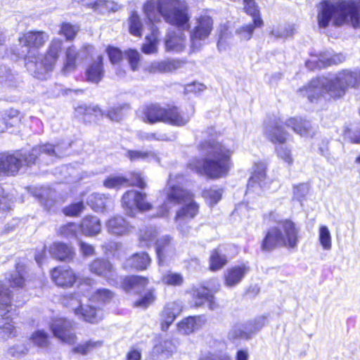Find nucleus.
Here are the masks:
<instances>
[{
    "mask_svg": "<svg viewBox=\"0 0 360 360\" xmlns=\"http://www.w3.org/2000/svg\"><path fill=\"white\" fill-rule=\"evenodd\" d=\"M143 12L150 25L151 39L158 41L159 30L154 25L161 21V16L165 21L175 25L181 30L187 29L190 16L186 3L182 0H148L143 6Z\"/></svg>",
    "mask_w": 360,
    "mask_h": 360,
    "instance_id": "obj_3",
    "label": "nucleus"
},
{
    "mask_svg": "<svg viewBox=\"0 0 360 360\" xmlns=\"http://www.w3.org/2000/svg\"><path fill=\"white\" fill-rule=\"evenodd\" d=\"M181 311V306L179 303L176 302L168 303L165 307L161 314L162 330L166 331Z\"/></svg>",
    "mask_w": 360,
    "mask_h": 360,
    "instance_id": "obj_27",
    "label": "nucleus"
},
{
    "mask_svg": "<svg viewBox=\"0 0 360 360\" xmlns=\"http://www.w3.org/2000/svg\"><path fill=\"white\" fill-rule=\"evenodd\" d=\"M345 60L342 53L333 54L330 51L321 53L319 58H313L306 62V66L310 69H321L332 65H338Z\"/></svg>",
    "mask_w": 360,
    "mask_h": 360,
    "instance_id": "obj_14",
    "label": "nucleus"
},
{
    "mask_svg": "<svg viewBox=\"0 0 360 360\" xmlns=\"http://www.w3.org/2000/svg\"><path fill=\"white\" fill-rule=\"evenodd\" d=\"M107 231L115 236H124L129 235L134 227L130 222L121 215H115L110 217L106 222Z\"/></svg>",
    "mask_w": 360,
    "mask_h": 360,
    "instance_id": "obj_15",
    "label": "nucleus"
},
{
    "mask_svg": "<svg viewBox=\"0 0 360 360\" xmlns=\"http://www.w3.org/2000/svg\"><path fill=\"white\" fill-rule=\"evenodd\" d=\"M167 108H161L158 105L148 106L144 111V119L150 124L158 122H165Z\"/></svg>",
    "mask_w": 360,
    "mask_h": 360,
    "instance_id": "obj_35",
    "label": "nucleus"
},
{
    "mask_svg": "<svg viewBox=\"0 0 360 360\" xmlns=\"http://www.w3.org/2000/svg\"><path fill=\"white\" fill-rule=\"evenodd\" d=\"M69 304L74 309L76 315L82 317L85 321L95 323L101 319L99 314L100 310H97L91 306L82 305V301L77 298H72Z\"/></svg>",
    "mask_w": 360,
    "mask_h": 360,
    "instance_id": "obj_16",
    "label": "nucleus"
},
{
    "mask_svg": "<svg viewBox=\"0 0 360 360\" xmlns=\"http://www.w3.org/2000/svg\"><path fill=\"white\" fill-rule=\"evenodd\" d=\"M50 328L53 335L62 342L73 345L77 341L75 333L72 330V323L66 319L58 318L53 320Z\"/></svg>",
    "mask_w": 360,
    "mask_h": 360,
    "instance_id": "obj_11",
    "label": "nucleus"
},
{
    "mask_svg": "<svg viewBox=\"0 0 360 360\" xmlns=\"http://www.w3.org/2000/svg\"><path fill=\"white\" fill-rule=\"evenodd\" d=\"M203 322L202 318L198 316H190L178 324L179 330L184 334H190L201 326Z\"/></svg>",
    "mask_w": 360,
    "mask_h": 360,
    "instance_id": "obj_38",
    "label": "nucleus"
},
{
    "mask_svg": "<svg viewBox=\"0 0 360 360\" xmlns=\"http://www.w3.org/2000/svg\"><path fill=\"white\" fill-rule=\"evenodd\" d=\"M227 263V258L225 255L221 254L219 249L212 251L210 257V269L213 271H218L223 268Z\"/></svg>",
    "mask_w": 360,
    "mask_h": 360,
    "instance_id": "obj_42",
    "label": "nucleus"
},
{
    "mask_svg": "<svg viewBox=\"0 0 360 360\" xmlns=\"http://www.w3.org/2000/svg\"><path fill=\"white\" fill-rule=\"evenodd\" d=\"M285 125L302 136L312 137L316 133L311 123L302 118L291 117L285 122Z\"/></svg>",
    "mask_w": 360,
    "mask_h": 360,
    "instance_id": "obj_25",
    "label": "nucleus"
},
{
    "mask_svg": "<svg viewBox=\"0 0 360 360\" xmlns=\"http://www.w3.org/2000/svg\"><path fill=\"white\" fill-rule=\"evenodd\" d=\"M319 242L323 248L326 250L331 249V236L328 228L321 226L319 229Z\"/></svg>",
    "mask_w": 360,
    "mask_h": 360,
    "instance_id": "obj_48",
    "label": "nucleus"
},
{
    "mask_svg": "<svg viewBox=\"0 0 360 360\" xmlns=\"http://www.w3.org/2000/svg\"><path fill=\"white\" fill-rule=\"evenodd\" d=\"M198 212V205L193 201L177 211L175 217V223L177 229L183 236H186L189 234L191 227L188 226V223L196 216Z\"/></svg>",
    "mask_w": 360,
    "mask_h": 360,
    "instance_id": "obj_12",
    "label": "nucleus"
},
{
    "mask_svg": "<svg viewBox=\"0 0 360 360\" xmlns=\"http://www.w3.org/2000/svg\"><path fill=\"white\" fill-rule=\"evenodd\" d=\"M112 297V292L107 289H99L93 295V299L101 302H109Z\"/></svg>",
    "mask_w": 360,
    "mask_h": 360,
    "instance_id": "obj_61",
    "label": "nucleus"
},
{
    "mask_svg": "<svg viewBox=\"0 0 360 360\" xmlns=\"http://www.w3.org/2000/svg\"><path fill=\"white\" fill-rule=\"evenodd\" d=\"M107 53L112 64H117L122 59L123 54L117 48L109 46L107 49Z\"/></svg>",
    "mask_w": 360,
    "mask_h": 360,
    "instance_id": "obj_62",
    "label": "nucleus"
},
{
    "mask_svg": "<svg viewBox=\"0 0 360 360\" xmlns=\"http://www.w3.org/2000/svg\"><path fill=\"white\" fill-rule=\"evenodd\" d=\"M51 278L57 285L61 287H71L76 281L72 270L60 267L53 269Z\"/></svg>",
    "mask_w": 360,
    "mask_h": 360,
    "instance_id": "obj_24",
    "label": "nucleus"
},
{
    "mask_svg": "<svg viewBox=\"0 0 360 360\" xmlns=\"http://www.w3.org/2000/svg\"><path fill=\"white\" fill-rule=\"evenodd\" d=\"M84 209V205L82 202L72 203L63 208V213L70 217L78 216Z\"/></svg>",
    "mask_w": 360,
    "mask_h": 360,
    "instance_id": "obj_54",
    "label": "nucleus"
},
{
    "mask_svg": "<svg viewBox=\"0 0 360 360\" xmlns=\"http://www.w3.org/2000/svg\"><path fill=\"white\" fill-rule=\"evenodd\" d=\"M142 27L143 24L139 15L136 12H133L129 18V29L130 34L136 37H141Z\"/></svg>",
    "mask_w": 360,
    "mask_h": 360,
    "instance_id": "obj_45",
    "label": "nucleus"
},
{
    "mask_svg": "<svg viewBox=\"0 0 360 360\" xmlns=\"http://www.w3.org/2000/svg\"><path fill=\"white\" fill-rule=\"evenodd\" d=\"M114 200L110 195L94 193L88 196L87 204L96 212H105L112 208Z\"/></svg>",
    "mask_w": 360,
    "mask_h": 360,
    "instance_id": "obj_21",
    "label": "nucleus"
},
{
    "mask_svg": "<svg viewBox=\"0 0 360 360\" xmlns=\"http://www.w3.org/2000/svg\"><path fill=\"white\" fill-rule=\"evenodd\" d=\"M359 85L360 70H345L335 77L313 79L306 87L300 89V92L312 103L323 94H328L331 98H340L345 94L348 87H358Z\"/></svg>",
    "mask_w": 360,
    "mask_h": 360,
    "instance_id": "obj_4",
    "label": "nucleus"
},
{
    "mask_svg": "<svg viewBox=\"0 0 360 360\" xmlns=\"http://www.w3.org/2000/svg\"><path fill=\"white\" fill-rule=\"evenodd\" d=\"M293 25H288L283 27H278L271 31V34L277 39H283L291 37L294 33Z\"/></svg>",
    "mask_w": 360,
    "mask_h": 360,
    "instance_id": "obj_53",
    "label": "nucleus"
},
{
    "mask_svg": "<svg viewBox=\"0 0 360 360\" xmlns=\"http://www.w3.org/2000/svg\"><path fill=\"white\" fill-rule=\"evenodd\" d=\"M77 31L78 28L77 27L70 23H63L59 32L63 34L66 37V39L71 40L75 38Z\"/></svg>",
    "mask_w": 360,
    "mask_h": 360,
    "instance_id": "obj_59",
    "label": "nucleus"
},
{
    "mask_svg": "<svg viewBox=\"0 0 360 360\" xmlns=\"http://www.w3.org/2000/svg\"><path fill=\"white\" fill-rule=\"evenodd\" d=\"M264 133L274 143H283L288 138V133L283 129L281 122L277 120L266 122Z\"/></svg>",
    "mask_w": 360,
    "mask_h": 360,
    "instance_id": "obj_19",
    "label": "nucleus"
},
{
    "mask_svg": "<svg viewBox=\"0 0 360 360\" xmlns=\"http://www.w3.org/2000/svg\"><path fill=\"white\" fill-rule=\"evenodd\" d=\"M79 230H80L79 225L75 223H68L59 228L58 233L65 238H77Z\"/></svg>",
    "mask_w": 360,
    "mask_h": 360,
    "instance_id": "obj_46",
    "label": "nucleus"
},
{
    "mask_svg": "<svg viewBox=\"0 0 360 360\" xmlns=\"http://www.w3.org/2000/svg\"><path fill=\"white\" fill-rule=\"evenodd\" d=\"M79 228L82 233L85 236H95L101 232V221L97 217L86 216L82 219Z\"/></svg>",
    "mask_w": 360,
    "mask_h": 360,
    "instance_id": "obj_33",
    "label": "nucleus"
},
{
    "mask_svg": "<svg viewBox=\"0 0 360 360\" xmlns=\"http://www.w3.org/2000/svg\"><path fill=\"white\" fill-rule=\"evenodd\" d=\"M91 273L110 279L114 275V270L112 264L103 259H94L89 266Z\"/></svg>",
    "mask_w": 360,
    "mask_h": 360,
    "instance_id": "obj_31",
    "label": "nucleus"
},
{
    "mask_svg": "<svg viewBox=\"0 0 360 360\" xmlns=\"http://www.w3.org/2000/svg\"><path fill=\"white\" fill-rule=\"evenodd\" d=\"M319 8L317 19L321 27H328L331 19L336 26L347 23L356 28L360 25V0H323Z\"/></svg>",
    "mask_w": 360,
    "mask_h": 360,
    "instance_id": "obj_5",
    "label": "nucleus"
},
{
    "mask_svg": "<svg viewBox=\"0 0 360 360\" xmlns=\"http://www.w3.org/2000/svg\"><path fill=\"white\" fill-rule=\"evenodd\" d=\"M243 324H238L234 326L229 333V337L231 339L236 338H244L247 339V335H245Z\"/></svg>",
    "mask_w": 360,
    "mask_h": 360,
    "instance_id": "obj_64",
    "label": "nucleus"
},
{
    "mask_svg": "<svg viewBox=\"0 0 360 360\" xmlns=\"http://www.w3.org/2000/svg\"><path fill=\"white\" fill-rule=\"evenodd\" d=\"M266 167L264 164H257L255 165V169L253 174L250 178L248 188L250 190L254 188L255 184H258L261 188L266 187Z\"/></svg>",
    "mask_w": 360,
    "mask_h": 360,
    "instance_id": "obj_37",
    "label": "nucleus"
},
{
    "mask_svg": "<svg viewBox=\"0 0 360 360\" xmlns=\"http://www.w3.org/2000/svg\"><path fill=\"white\" fill-rule=\"evenodd\" d=\"M245 12L252 17V21L256 27H262L263 20L260 17L259 11L254 0H243Z\"/></svg>",
    "mask_w": 360,
    "mask_h": 360,
    "instance_id": "obj_43",
    "label": "nucleus"
},
{
    "mask_svg": "<svg viewBox=\"0 0 360 360\" xmlns=\"http://www.w3.org/2000/svg\"><path fill=\"white\" fill-rule=\"evenodd\" d=\"M94 110L96 112L97 110L101 112L102 115H105L107 117H108L112 121H120L122 117V108L121 107H116V108H112L109 109L106 113L102 112L101 110L96 107Z\"/></svg>",
    "mask_w": 360,
    "mask_h": 360,
    "instance_id": "obj_55",
    "label": "nucleus"
},
{
    "mask_svg": "<svg viewBox=\"0 0 360 360\" xmlns=\"http://www.w3.org/2000/svg\"><path fill=\"white\" fill-rule=\"evenodd\" d=\"M202 158L195 159L189 164L191 169L211 179L225 176L231 166L233 149L224 142L214 139L206 140L199 145Z\"/></svg>",
    "mask_w": 360,
    "mask_h": 360,
    "instance_id": "obj_1",
    "label": "nucleus"
},
{
    "mask_svg": "<svg viewBox=\"0 0 360 360\" xmlns=\"http://www.w3.org/2000/svg\"><path fill=\"white\" fill-rule=\"evenodd\" d=\"M183 65L184 62L179 60L167 59L153 63L150 68L153 72H169L181 68Z\"/></svg>",
    "mask_w": 360,
    "mask_h": 360,
    "instance_id": "obj_36",
    "label": "nucleus"
},
{
    "mask_svg": "<svg viewBox=\"0 0 360 360\" xmlns=\"http://www.w3.org/2000/svg\"><path fill=\"white\" fill-rule=\"evenodd\" d=\"M151 259L145 252L134 254L128 258L124 263L125 269H132L136 270H145L150 264Z\"/></svg>",
    "mask_w": 360,
    "mask_h": 360,
    "instance_id": "obj_30",
    "label": "nucleus"
},
{
    "mask_svg": "<svg viewBox=\"0 0 360 360\" xmlns=\"http://www.w3.org/2000/svg\"><path fill=\"white\" fill-rule=\"evenodd\" d=\"M257 27L253 24H249L242 26L236 30V33L242 39L248 40L252 37L255 28Z\"/></svg>",
    "mask_w": 360,
    "mask_h": 360,
    "instance_id": "obj_60",
    "label": "nucleus"
},
{
    "mask_svg": "<svg viewBox=\"0 0 360 360\" xmlns=\"http://www.w3.org/2000/svg\"><path fill=\"white\" fill-rule=\"evenodd\" d=\"M127 157L131 161L147 160L150 158H155V155L151 151L131 150L127 152Z\"/></svg>",
    "mask_w": 360,
    "mask_h": 360,
    "instance_id": "obj_47",
    "label": "nucleus"
},
{
    "mask_svg": "<svg viewBox=\"0 0 360 360\" xmlns=\"http://www.w3.org/2000/svg\"><path fill=\"white\" fill-rule=\"evenodd\" d=\"M124 56L133 71L138 70L140 61V53L135 49H129L125 51Z\"/></svg>",
    "mask_w": 360,
    "mask_h": 360,
    "instance_id": "obj_50",
    "label": "nucleus"
},
{
    "mask_svg": "<svg viewBox=\"0 0 360 360\" xmlns=\"http://www.w3.org/2000/svg\"><path fill=\"white\" fill-rule=\"evenodd\" d=\"M103 345V342L102 340H90L75 347L72 349V352L75 354L86 355L89 353L101 348Z\"/></svg>",
    "mask_w": 360,
    "mask_h": 360,
    "instance_id": "obj_39",
    "label": "nucleus"
},
{
    "mask_svg": "<svg viewBox=\"0 0 360 360\" xmlns=\"http://www.w3.org/2000/svg\"><path fill=\"white\" fill-rule=\"evenodd\" d=\"M166 194L167 201L175 205L186 202L191 198V195L188 191L174 183L172 175H170L168 180V188L166 190Z\"/></svg>",
    "mask_w": 360,
    "mask_h": 360,
    "instance_id": "obj_18",
    "label": "nucleus"
},
{
    "mask_svg": "<svg viewBox=\"0 0 360 360\" xmlns=\"http://www.w3.org/2000/svg\"><path fill=\"white\" fill-rule=\"evenodd\" d=\"M211 291L206 287L196 288L193 291V302L195 307L202 306L207 300H210Z\"/></svg>",
    "mask_w": 360,
    "mask_h": 360,
    "instance_id": "obj_44",
    "label": "nucleus"
},
{
    "mask_svg": "<svg viewBox=\"0 0 360 360\" xmlns=\"http://www.w3.org/2000/svg\"><path fill=\"white\" fill-rule=\"evenodd\" d=\"M92 49V46H89L77 52L74 46L68 48L65 52V62L63 68V71L65 73L73 71L76 68V59H84L86 58V53H89Z\"/></svg>",
    "mask_w": 360,
    "mask_h": 360,
    "instance_id": "obj_20",
    "label": "nucleus"
},
{
    "mask_svg": "<svg viewBox=\"0 0 360 360\" xmlns=\"http://www.w3.org/2000/svg\"><path fill=\"white\" fill-rule=\"evenodd\" d=\"M213 29V20L208 15H202L196 21V25L191 32V48L193 51L202 46V41L205 40Z\"/></svg>",
    "mask_w": 360,
    "mask_h": 360,
    "instance_id": "obj_9",
    "label": "nucleus"
},
{
    "mask_svg": "<svg viewBox=\"0 0 360 360\" xmlns=\"http://www.w3.org/2000/svg\"><path fill=\"white\" fill-rule=\"evenodd\" d=\"M11 303V291L4 284L0 283V316L8 319L15 314Z\"/></svg>",
    "mask_w": 360,
    "mask_h": 360,
    "instance_id": "obj_26",
    "label": "nucleus"
},
{
    "mask_svg": "<svg viewBox=\"0 0 360 360\" xmlns=\"http://www.w3.org/2000/svg\"><path fill=\"white\" fill-rule=\"evenodd\" d=\"M186 44V36L182 30L169 31L165 41L166 48L168 51L181 52L184 50Z\"/></svg>",
    "mask_w": 360,
    "mask_h": 360,
    "instance_id": "obj_28",
    "label": "nucleus"
},
{
    "mask_svg": "<svg viewBox=\"0 0 360 360\" xmlns=\"http://www.w3.org/2000/svg\"><path fill=\"white\" fill-rule=\"evenodd\" d=\"M249 271L250 267L245 264L227 269L224 274L225 285L230 288L236 286L241 282Z\"/></svg>",
    "mask_w": 360,
    "mask_h": 360,
    "instance_id": "obj_23",
    "label": "nucleus"
},
{
    "mask_svg": "<svg viewBox=\"0 0 360 360\" xmlns=\"http://www.w3.org/2000/svg\"><path fill=\"white\" fill-rule=\"evenodd\" d=\"M300 229L290 219L279 221L276 226L268 229L262 242L264 251H271L278 247L295 249L299 243Z\"/></svg>",
    "mask_w": 360,
    "mask_h": 360,
    "instance_id": "obj_6",
    "label": "nucleus"
},
{
    "mask_svg": "<svg viewBox=\"0 0 360 360\" xmlns=\"http://www.w3.org/2000/svg\"><path fill=\"white\" fill-rule=\"evenodd\" d=\"M122 207L129 215H134L136 210H148L151 205L146 200V194L131 190L126 192L122 199Z\"/></svg>",
    "mask_w": 360,
    "mask_h": 360,
    "instance_id": "obj_10",
    "label": "nucleus"
},
{
    "mask_svg": "<svg viewBox=\"0 0 360 360\" xmlns=\"http://www.w3.org/2000/svg\"><path fill=\"white\" fill-rule=\"evenodd\" d=\"M146 43L143 44L141 50L146 54H150L156 53L158 51L157 44L158 41L151 39L150 37L146 36Z\"/></svg>",
    "mask_w": 360,
    "mask_h": 360,
    "instance_id": "obj_63",
    "label": "nucleus"
},
{
    "mask_svg": "<svg viewBox=\"0 0 360 360\" xmlns=\"http://www.w3.org/2000/svg\"><path fill=\"white\" fill-rule=\"evenodd\" d=\"M162 284L169 286L179 287L184 283V277L181 273L167 271L161 276Z\"/></svg>",
    "mask_w": 360,
    "mask_h": 360,
    "instance_id": "obj_40",
    "label": "nucleus"
},
{
    "mask_svg": "<svg viewBox=\"0 0 360 360\" xmlns=\"http://www.w3.org/2000/svg\"><path fill=\"white\" fill-rule=\"evenodd\" d=\"M148 284V279L146 277L139 276H131L126 277L123 282V288L127 292L131 294H139L140 298L134 302L135 307L146 309L155 300V290L148 289L144 290Z\"/></svg>",
    "mask_w": 360,
    "mask_h": 360,
    "instance_id": "obj_7",
    "label": "nucleus"
},
{
    "mask_svg": "<svg viewBox=\"0 0 360 360\" xmlns=\"http://www.w3.org/2000/svg\"><path fill=\"white\" fill-rule=\"evenodd\" d=\"M103 57L98 56L86 69L85 79L92 84H98L104 76Z\"/></svg>",
    "mask_w": 360,
    "mask_h": 360,
    "instance_id": "obj_22",
    "label": "nucleus"
},
{
    "mask_svg": "<svg viewBox=\"0 0 360 360\" xmlns=\"http://www.w3.org/2000/svg\"><path fill=\"white\" fill-rule=\"evenodd\" d=\"M128 179L120 176H112L108 177L103 182V185L108 188H118L122 185L126 184Z\"/></svg>",
    "mask_w": 360,
    "mask_h": 360,
    "instance_id": "obj_49",
    "label": "nucleus"
},
{
    "mask_svg": "<svg viewBox=\"0 0 360 360\" xmlns=\"http://www.w3.org/2000/svg\"><path fill=\"white\" fill-rule=\"evenodd\" d=\"M309 186L307 184H300L293 188V198L298 201H302L308 194Z\"/></svg>",
    "mask_w": 360,
    "mask_h": 360,
    "instance_id": "obj_56",
    "label": "nucleus"
},
{
    "mask_svg": "<svg viewBox=\"0 0 360 360\" xmlns=\"http://www.w3.org/2000/svg\"><path fill=\"white\" fill-rule=\"evenodd\" d=\"M49 252L53 258L65 262L71 260L75 255L72 247L60 242L53 243Z\"/></svg>",
    "mask_w": 360,
    "mask_h": 360,
    "instance_id": "obj_29",
    "label": "nucleus"
},
{
    "mask_svg": "<svg viewBox=\"0 0 360 360\" xmlns=\"http://www.w3.org/2000/svg\"><path fill=\"white\" fill-rule=\"evenodd\" d=\"M62 47L63 41L59 39H53L51 41L46 54L44 56V57H46V60H49L51 63H52L55 65L59 57V54L62 51Z\"/></svg>",
    "mask_w": 360,
    "mask_h": 360,
    "instance_id": "obj_41",
    "label": "nucleus"
},
{
    "mask_svg": "<svg viewBox=\"0 0 360 360\" xmlns=\"http://www.w3.org/2000/svg\"><path fill=\"white\" fill-rule=\"evenodd\" d=\"M18 74L6 66H0V84L3 87H17L20 83Z\"/></svg>",
    "mask_w": 360,
    "mask_h": 360,
    "instance_id": "obj_34",
    "label": "nucleus"
},
{
    "mask_svg": "<svg viewBox=\"0 0 360 360\" xmlns=\"http://www.w3.org/2000/svg\"><path fill=\"white\" fill-rule=\"evenodd\" d=\"M18 57H25V67L29 72L34 77L39 79H46L54 68V65L46 58L42 56H39L35 52L33 53H29V55L25 54V51H22L21 53H15Z\"/></svg>",
    "mask_w": 360,
    "mask_h": 360,
    "instance_id": "obj_8",
    "label": "nucleus"
},
{
    "mask_svg": "<svg viewBox=\"0 0 360 360\" xmlns=\"http://www.w3.org/2000/svg\"><path fill=\"white\" fill-rule=\"evenodd\" d=\"M63 148L59 145L45 143L34 147L30 152L16 150L13 153H0V175H15L23 166L36 163L49 165L65 155Z\"/></svg>",
    "mask_w": 360,
    "mask_h": 360,
    "instance_id": "obj_2",
    "label": "nucleus"
},
{
    "mask_svg": "<svg viewBox=\"0 0 360 360\" xmlns=\"http://www.w3.org/2000/svg\"><path fill=\"white\" fill-rule=\"evenodd\" d=\"M33 342L39 347H46L49 343L48 334L44 330H38L32 337Z\"/></svg>",
    "mask_w": 360,
    "mask_h": 360,
    "instance_id": "obj_57",
    "label": "nucleus"
},
{
    "mask_svg": "<svg viewBox=\"0 0 360 360\" xmlns=\"http://www.w3.org/2000/svg\"><path fill=\"white\" fill-rule=\"evenodd\" d=\"M49 37V34L45 32L31 31L22 34L20 37H19L18 40L20 44L25 47L27 55H29V53L32 54L34 52L37 54V52L35 50L31 51H30V49H38L42 46L48 40Z\"/></svg>",
    "mask_w": 360,
    "mask_h": 360,
    "instance_id": "obj_13",
    "label": "nucleus"
},
{
    "mask_svg": "<svg viewBox=\"0 0 360 360\" xmlns=\"http://www.w3.org/2000/svg\"><path fill=\"white\" fill-rule=\"evenodd\" d=\"M15 327L11 322H6L0 326V338L5 340L12 336H15Z\"/></svg>",
    "mask_w": 360,
    "mask_h": 360,
    "instance_id": "obj_58",
    "label": "nucleus"
},
{
    "mask_svg": "<svg viewBox=\"0 0 360 360\" xmlns=\"http://www.w3.org/2000/svg\"><path fill=\"white\" fill-rule=\"evenodd\" d=\"M155 246L158 257V264L159 265H162L165 257L169 256L174 252V247L172 244V238L167 235L160 238L157 240Z\"/></svg>",
    "mask_w": 360,
    "mask_h": 360,
    "instance_id": "obj_32",
    "label": "nucleus"
},
{
    "mask_svg": "<svg viewBox=\"0 0 360 360\" xmlns=\"http://www.w3.org/2000/svg\"><path fill=\"white\" fill-rule=\"evenodd\" d=\"M193 114L194 108L193 107H191L190 110L184 111L176 106H172L167 110L165 122L176 127H183L190 121Z\"/></svg>",
    "mask_w": 360,
    "mask_h": 360,
    "instance_id": "obj_17",
    "label": "nucleus"
},
{
    "mask_svg": "<svg viewBox=\"0 0 360 360\" xmlns=\"http://www.w3.org/2000/svg\"><path fill=\"white\" fill-rule=\"evenodd\" d=\"M22 271L23 267L22 266H18L16 267V271L11 274L9 281L13 287L22 288L24 285L25 279Z\"/></svg>",
    "mask_w": 360,
    "mask_h": 360,
    "instance_id": "obj_51",
    "label": "nucleus"
},
{
    "mask_svg": "<svg viewBox=\"0 0 360 360\" xmlns=\"http://www.w3.org/2000/svg\"><path fill=\"white\" fill-rule=\"evenodd\" d=\"M222 191L221 189H207L205 190L202 195L205 198L210 200V205L217 204L221 198Z\"/></svg>",
    "mask_w": 360,
    "mask_h": 360,
    "instance_id": "obj_52",
    "label": "nucleus"
}]
</instances>
